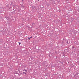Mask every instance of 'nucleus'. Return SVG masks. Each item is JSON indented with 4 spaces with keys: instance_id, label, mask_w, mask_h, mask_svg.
I'll list each match as a JSON object with an SVG mask.
<instances>
[{
    "instance_id": "nucleus-1",
    "label": "nucleus",
    "mask_w": 79,
    "mask_h": 79,
    "mask_svg": "<svg viewBox=\"0 0 79 79\" xmlns=\"http://www.w3.org/2000/svg\"><path fill=\"white\" fill-rule=\"evenodd\" d=\"M31 8L32 10H35L36 9V7L35 6H32Z\"/></svg>"
},
{
    "instance_id": "nucleus-2",
    "label": "nucleus",
    "mask_w": 79,
    "mask_h": 79,
    "mask_svg": "<svg viewBox=\"0 0 79 79\" xmlns=\"http://www.w3.org/2000/svg\"><path fill=\"white\" fill-rule=\"evenodd\" d=\"M71 20L70 21L71 22H73V21H74V19L73 17H71Z\"/></svg>"
},
{
    "instance_id": "nucleus-3",
    "label": "nucleus",
    "mask_w": 79,
    "mask_h": 79,
    "mask_svg": "<svg viewBox=\"0 0 79 79\" xmlns=\"http://www.w3.org/2000/svg\"><path fill=\"white\" fill-rule=\"evenodd\" d=\"M35 23H33L32 24V27H35Z\"/></svg>"
},
{
    "instance_id": "nucleus-4",
    "label": "nucleus",
    "mask_w": 79,
    "mask_h": 79,
    "mask_svg": "<svg viewBox=\"0 0 79 79\" xmlns=\"http://www.w3.org/2000/svg\"><path fill=\"white\" fill-rule=\"evenodd\" d=\"M5 18L6 19L7 21H9V18H8V17L6 16L5 17Z\"/></svg>"
},
{
    "instance_id": "nucleus-5",
    "label": "nucleus",
    "mask_w": 79,
    "mask_h": 79,
    "mask_svg": "<svg viewBox=\"0 0 79 79\" xmlns=\"http://www.w3.org/2000/svg\"><path fill=\"white\" fill-rule=\"evenodd\" d=\"M32 36H31L30 38H28V40H30V39H32Z\"/></svg>"
},
{
    "instance_id": "nucleus-6",
    "label": "nucleus",
    "mask_w": 79,
    "mask_h": 79,
    "mask_svg": "<svg viewBox=\"0 0 79 79\" xmlns=\"http://www.w3.org/2000/svg\"><path fill=\"white\" fill-rule=\"evenodd\" d=\"M64 52H68V51H67V49H65L64 50Z\"/></svg>"
},
{
    "instance_id": "nucleus-7",
    "label": "nucleus",
    "mask_w": 79,
    "mask_h": 79,
    "mask_svg": "<svg viewBox=\"0 0 79 79\" xmlns=\"http://www.w3.org/2000/svg\"><path fill=\"white\" fill-rule=\"evenodd\" d=\"M6 7H9V5L8 4V5H6Z\"/></svg>"
},
{
    "instance_id": "nucleus-8",
    "label": "nucleus",
    "mask_w": 79,
    "mask_h": 79,
    "mask_svg": "<svg viewBox=\"0 0 79 79\" xmlns=\"http://www.w3.org/2000/svg\"><path fill=\"white\" fill-rule=\"evenodd\" d=\"M63 56H65V54L64 53H63Z\"/></svg>"
},
{
    "instance_id": "nucleus-9",
    "label": "nucleus",
    "mask_w": 79,
    "mask_h": 79,
    "mask_svg": "<svg viewBox=\"0 0 79 79\" xmlns=\"http://www.w3.org/2000/svg\"><path fill=\"white\" fill-rule=\"evenodd\" d=\"M23 74H26V72H23Z\"/></svg>"
},
{
    "instance_id": "nucleus-10",
    "label": "nucleus",
    "mask_w": 79,
    "mask_h": 79,
    "mask_svg": "<svg viewBox=\"0 0 79 79\" xmlns=\"http://www.w3.org/2000/svg\"><path fill=\"white\" fill-rule=\"evenodd\" d=\"M23 71H26V72H27V70H26V69H24Z\"/></svg>"
},
{
    "instance_id": "nucleus-11",
    "label": "nucleus",
    "mask_w": 79,
    "mask_h": 79,
    "mask_svg": "<svg viewBox=\"0 0 79 79\" xmlns=\"http://www.w3.org/2000/svg\"><path fill=\"white\" fill-rule=\"evenodd\" d=\"M76 74H77H77H79V72H77Z\"/></svg>"
},
{
    "instance_id": "nucleus-12",
    "label": "nucleus",
    "mask_w": 79,
    "mask_h": 79,
    "mask_svg": "<svg viewBox=\"0 0 79 79\" xmlns=\"http://www.w3.org/2000/svg\"><path fill=\"white\" fill-rule=\"evenodd\" d=\"M19 45H20V44H21V43L19 42Z\"/></svg>"
},
{
    "instance_id": "nucleus-13",
    "label": "nucleus",
    "mask_w": 79,
    "mask_h": 79,
    "mask_svg": "<svg viewBox=\"0 0 79 79\" xmlns=\"http://www.w3.org/2000/svg\"><path fill=\"white\" fill-rule=\"evenodd\" d=\"M77 63L79 65V61L77 62Z\"/></svg>"
},
{
    "instance_id": "nucleus-14",
    "label": "nucleus",
    "mask_w": 79,
    "mask_h": 79,
    "mask_svg": "<svg viewBox=\"0 0 79 79\" xmlns=\"http://www.w3.org/2000/svg\"><path fill=\"white\" fill-rule=\"evenodd\" d=\"M48 56L49 57H50V55L49 54V55H48Z\"/></svg>"
},
{
    "instance_id": "nucleus-15",
    "label": "nucleus",
    "mask_w": 79,
    "mask_h": 79,
    "mask_svg": "<svg viewBox=\"0 0 79 79\" xmlns=\"http://www.w3.org/2000/svg\"><path fill=\"white\" fill-rule=\"evenodd\" d=\"M22 66H23V67H26V66H24V65H22Z\"/></svg>"
},
{
    "instance_id": "nucleus-16",
    "label": "nucleus",
    "mask_w": 79,
    "mask_h": 79,
    "mask_svg": "<svg viewBox=\"0 0 79 79\" xmlns=\"http://www.w3.org/2000/svg\"><path fill=\"white\" fill-rule=\"evenodd\" d=\"M57 2H58V3H59V2H60V0H59V1H57Z\"/></svg>"
},
{
    "instance_id": "nucleus-17",
    "label": "nucleus",
    "mask_w": 79,
    "mask_h": 79,
    "mask_svg": "<svg viewBox=\"0 0 79 79\" xmlns=\"http://www.w3.org/2000/svg\"><path fill=\"white\" fill-rule=\"evenodd\" d=\"M65 40V39L63 38V40Z\"/></svg>"
},
{
    "instance_id": "nucleus-18",
    "label": "nucleus",
    "mask_w": 79,
    "mask_h": 79,
    "mask_svg": "<svg viewBox=\"0 0 79 79\" xmlns=\"http://www.w3.org/2000/svg\"><path fill=\"white\" fill-rule=\"evenodd\" d=\"M17 74H18L19 75V76H20L21 75H20H20H19V74H18V73H17Z\"/></svg>"
},
{
    "instance_id": "nucleus-19",
    "label": "nucleus",
    "mask_w": 79,
    "mask_h": 79,
    "mask_svg": "<svg viewBox=\"0 0 79 79\" xmlns=\"http://www.w3.org/2000/svg\"><path fill=\"white\" fill-rule=\"evenodd\" d=\"M74 77H76V75H74Z\"/></svg>"
},
{
    "instance_id": "nucleus-20",
    "label": "nucleus",
    "mask_w": 79,
    "mask_h": 79,
    "mask_svg": "<svg viewBox=\"0 0 79 79\" xmlns=\"http://www.w3.org/2000/svg\"><path fill=\"white\" fill-rule=\"evenodd\" d=\"M11 5H12L13 4V2H11Z\"/></svg>"
},
{
    "instance_id": "nucleus-21",
    "label": "nucleus",
    "mask_w": 79,
    "mask_h": 79,
    "mask_svg": "<svg viewBox=\"0 0 79 79\" xmlns=\"http://www.w3.org/2000/svg\"><path fill=\"white\" fill-rule=\"evenodd\" d=\"M22 0V2H23V1H24V0Z\"/></svg>"
},
{
    "instance_id": "nucleus-22",
    "label": "nucleus",
    "mask_w": 79,
    "mask_h": 79,
    "mask_svg": "<svg viewBox=\"0 0 79 79\" xmlns=\"http://www.w3.org/2000/svg\"><path fill=\"white\" fill-rule=\"evenodd\" d=\"M67 43H68V44H69V43H68V41H67Z\"/></svg>"
},
{
    "instance_id": "nucleus-23",
    "label": "nucleus",
    "mask_w": 79,
    "mask_h": 79,
    "mask_svg": "<svg viewBox=\"0 0 79 79\" xmlns=\"http://www.w3.org/2000/svg\"><path fill=\"white\" fill-rule=\"evenodd\" d=\"M73 48H74V47H73Z\"/></svg>"
},
{
    "instance_id": "nucleus-24",
    "label": "nucleus",
    "mask_w": 79,
    "mask_h": 79,
    "mask_svg": "<svg viewBox=\"0 0 79 79\" xmlns=\"http://www.w3.org/2000/svg\"><path fill=\"white\" fill-rule=\"evenodd\" d=\"M22 74V73H21L20 74V75Z\"/></svg>"
},
{
    "instance_id": "nucleus-25",
    "label": "nucleus",
    "mask_w": 79,
    "mask_h": 79,
    "mask_svg": "<svg viewBox=\"0 0 79 79\" xmlns=\"http://www.w3.org/2000/svg\"><path fill=\"white\" fill-rule=\"evenodd\" d=\"M8 24H10V23H8Z\"/></svg>"
},
{
    "instance_id": "nucleus-26",
    "label": "nucleus",
    "mask_w": 79,
    "mask_h": 79,
    "mask_svg": "<svg viewBox=\"0 0 79 79\" xmlns=\"http://www.w3.org/2000/svg\"><path fill=\"white\" fill-rule=\"evenodd\" d=\"M56 58H57V56H56Z\"/></svg>"
},
{
    "instance_id": "nucleus-27",
    "label": "nucleus",
    "mask_w": 79,
    "mask_h": 79,
    "mask_svg": "<svg viewBox=\"0 0 79 79\" xmlns=\"http://www.w3.org/2000/svg\"><path fill=\"white\" fill-rule=\"evenodd\" d=\"M71 10V11H72V10Z\"/></svg>"
},
{
    "instance_id": "nucleus-28",
    "label": "nucleus",
    "mask_w": 79,
    "mask_h": 79,
    "mask_svg": "<svg viewBox=\"0 0 79 79\" xmlns=\"http://www.w3.org/2000/svg\"><path fill=\"white\" fill-rule=\"evenodd\" d=\"M46 79H47V78H46Z\"/></svg>"
},
{
    "instance_id": "nucleus-29",
    "label": "nucleus",
    "mask_w": 79,
    "mask_h": 79,
    "mask_svg": "<svg viewBox=\"0 0 79 79\" xmlns=\"http://www.w3.org/2000/svg\"><path fill=\"white\" fill-rule=\"evenodd\" d=\"M61 63H63V62Z\"/></svg>"
},
{
    "instance_id": "nucleus-30",
    "label": "nucleus",
    "mask_w": 79,
    "mask_h": 79,
    "mask_svg": "<svg viewBox=\"0 0 79 79\" xmlns=\"http://www.w3.org/2000/svg\"><path fill=\"white\" fill-rule=\"evenodd\" d=\"M46 76H47V75H46Z\"/></svg>"
},
{
    "instance_id": "nucleus-31",
    "label": "nucleus",
    "mask_w": 79,
    "mask_h": 79,
    "mask_svg": "<svg viewBox=\"0 0 79 79\" xmlns=\"http://www.w3.org/2000/svg\"><path fill=\"white\" fill-rule=\"evenodd\" d=\"M28 27H29L28 26H27Z\"/></svg>"
},
{
    "instance_id": "nucleus-32",
    "label": "nucleus",
    "mask_w": 79,
    "mask_h": 79,
    "mask_svg": "<svg viewBox=\"0 0 79 79\" xmlns=\"http://www.w3.org/2000/svg\"><path fill=\"white\" fill-rule=\"evenodd\" d=\"M62 64H63V63Z\"/></svg>"
}]
</instances>
